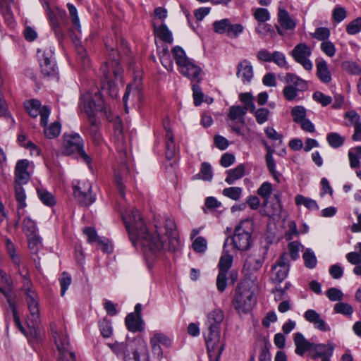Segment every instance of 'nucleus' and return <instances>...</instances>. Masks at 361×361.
<instances>
[{
    "label": "nucleus",
    "instance_id": "obj_43",
    "mask_svg": "<svg viewBox=\"0 0 361 361\" xmlns=\"http://www.w3.org/2000/svg\"><path fill=\"white\" fill-rule=\"evenodd\" d=\"M305 265L309 269H313L317 266V260L314 252L310 248H307L302 255Z\"/></svg>",
    "mask_w": 361,
    "mask_h": 361
},
{
    "label": "nucleus",
    "instance_id": "obj_23",
    "mask_svg": "<svg viewBox=\"0 0 361 361\" xmlns=\"http://www.w3.org/2000/svg\"><path fill=\"white\" fill-rule=\"evenodd\" d=\"M294 343L295 345V353L301 356H302L305 352H310L312 350L313 344V343L307 341L300 332L294 334Z\"/></svg>",
    "mask_w": 361,
    "mask_h": 361
},
{
    "label": "nucleus",
    "instance_id": "obj_63",
    "mask_svg": "<svg viewBox=\"0 0 361 361\" xmlns=\"http://www.w3.org/2000/svg\"><path fill=\"white\" fill-rule=\"evenodd\" d=\"M314 101L321 104L323 106H326L332 102V98L330 96L326 95L322 92L317 91L312 96Z\"/></svg>",
    "mask_w": 361,
    "mask_h": 361
},
{
    "label": "nucleus",
    "instance_id": "obj_38",
    "mask_svg": "<svg viewBox=\"0 0 361 361\" xmlns=\"http://www.w3.org/2000/svg\"><path fill=\"white\" fill-rule=\"evenodd\" d=\"M295 202L297 205H304L309 209H319V207L315 200L309 197H306L302 195H297L295 196Z\"/></svg>",
    "mask_w": 361,
    "mask_h": 361
},
{
    "label": "nucleus",
    "instance_id": "obj_37",
    "mask_svg": "<svg viewBox=\"0 0 361 361\" xmlns=\"http://www.w3.org/2000/svg\"><path fill=\"white\" fill-rule=\"evenodd\" d=\"M155 35L162 41L167 43H172L173 37L171 32L165 24L161 25L154 30Z\"/></svg>",
    "mask_w": 361,
    "mask_h": 361
},
{
    "label": "nucleus",
    "instance_id": "obj_10",
    "mask_svg": "<svg viewBox=\"0 0 361 361\" xmlns=\"http://www.w3.org/2000/svg\"><path fill=\"white\" fill-rule=\"evenodd\" d=\"M255 302L256 299L251 288L245 284L239 286L233 300L235 310L239 313L249 312Z\"/></svg>",
    "mask_w": 361,
    "mask_h": 361
},
{
    "label": "nucleus",
    "instance_id": "obj_46",
    "mask_svg": "<svg viewBox=\"0 0 361 361\" xmlns=\"http://www.w3.org/2000/svg\"><path fill=\"white\" fill-rule=\"evenodd\" d=\"M28 240V247L32 255H37L42 247V242L39 236L36 234L27 236Z\"/></svg>",
    "mask_w": 361,
    "mask_h": 361
},
{
    "label": "nucleus",
    "instance_id": "obj_55",
    "mask_svg": "<svg viewBox=\"0 0 361 361\" xmlns=\"http://www.w3.org/2000/svg\"><path fill=\"white\" fill-rule=\"evenodd\" d=\"M251 113L254 114L257 123L262 125L268 121L270 112L266 108H259L258 109H255L254 112Z\"/></svg>",
    "mask_w": 361,
    "mask_h": 361
},
{
    "label": "nucleus",
    "instance_id": "obj_12",
    "mask_svg": "<svg viewBox=\"0 0 361 361\" xmlns=\"http://www.w3.org/2000/svg\"><path fill=\"white\" fill-rule=\"evenodd\" d=\"M24 106L31 117L40 116V125L44 126L48 123L50 109L47 106H42L38 99H32L24 102Z\"/></svg>",
    "mask_w": 361,
    "mask_h": 361
},
{
    "label": "nucleus",
    "instance_id": "obj_8",
    "mask_svg": "<svg viewBox=\"0 0 361 361\" xmlns=\"http://www.w3.org/2000/svg\"><path fill=\"white\" fill-rule=\"evenodd\" d=\"M51 327L52 337L60 354V358L64 361H76L75 355L72 350L66 328L55 324H51Z\"/></svg>",
    "mask_w": 361,
    "mask_h": 361
},
{
    "label": "nucleus",
    "instance_id": "obj_24",
    "mask_svg": "<svg viewBox=\"0 0 361 361\" xmlns=\"http://www.w3.org/2000/svg\"><path fill=\"white\" fill-rule=\"evenodd\" d=\"M127 329L131 332L142 331L145 329L144 322L141 316H135L134 313H130L125 319Z\"/></svg>",
    "mask_w": 361,
    "mask_h": 361
},
{
    "label": "nucleus",
    "instance_id": "obj_17",
    "mask_svg": "<svg viewBox=\"0 0 361 361\" xmlns=\"http://www.w3.org/2000/svg\"><path fill=\"white\" fill-rule=\"evenodd\" d=\"M152 353L159 357H161L163 350L161 345L169 348L171 345V340L164 334L161 332H154L149 341Z\"/></svg>",
    "mask_w": 361,
    "mask_h": 361
},
{
    "label": "nucleus",
    "instance_id": "obj_9",
    "mask_svg": "<svg viewBox=\"0 0 361 361\" xmlns=\"http://www.w3.org/2000/svg\"><path fill=\"white\" fill-rule=\"evenodd\" d=\"M63 153L66 155L75 154L90 167L92 159L85 152L83 140L78 133L63 135Z\"/></svg>",
    "mask_w": 361,
    "mask_h": 361
},
{
    "label": "nucleus",
    "instance_id": "obj_26",
    "mask_svg": "<svg viewBox=\"0 0 361 361\" xmlns=\"http://www.w3.org/2000/svg\"><path fill=\"white\" fill-rule=\"evenodd\" d=\"M284 81L290 84L289 85H293L295 89L300 92H304L308 88L307 82L305 80L291 73H287L286 74Z\"/></svg>",
    "mask_w": 361,
    "mask_h": 361
},
{
    "label": "nucleus",
    "instance_id": "obj_13",
    "mask_svg": "<svg viewBox=\"0 0 361 361\" xmlns=\"http://www.w3.org/2000/svg\"><path fill=\"white\" fill-rule=\"evenodd\" d=\"M52 49L46 48L37 50V57L39 61L42 73L47 76L55 75L57 68L53 57Z\"/></svg>",
    "mask_w": 361,
    "mask_h": 361
},
{
    "label": "nucleus",
    "instance_id": "obj_54",
    "mask_svg": "<svg viewBox=\"0 0 361 361\" xmlns=\"http://www.w3.org/2000/svg\"><path fill=\"white\" fill-rule=\"evenodd\" d=\"M341 66L345 71L351 75H357L361 74V67L355 62L344 61Z\"/></svg>",
    "mask_w": 361,
    "mask_h": 361
},
{
    "label": "nucleus",
    "instance_id": "obj_49",
    "mask_svg": "<svg viewBox=\"0 0 361 361\" xmlns=\"http://www.w3.org/2000/svg\"><path fill=\"white\" fill-rule=\"evenodd\" d=\"M243 189L240 187H230L223 190L222 194L233 200H238L242 195Z\"/></svg>",
    "mask_w": 361,
    "mask_h": 361
},
{
    "label": "nucleus",
    "instance_id": "obj_14",
    "mask_svg": "<svg viewBox=\"0 0 361 361\" xmlns=\"http://www.w3.org/2000/svg\"><path fill=\"white\" fill-rule=\"evenodd\" d=\"M311 55L312 50L310 47L304 43L297 44L291 51V56L293 59L306 71H311L313 68V64L310 59Z\"/></svg>",
    "mask_w": 361,
    "mask_h": 361
},
{
    "label": "nucleus",
    "instance_id": "obj_21",
    "mask_svg": "<svg viewBox=\"0 0 361 361\" xmlns=\"http://www.w3.org/2000/svg\"><path fill=\"white\" fill-rule=\"evenodd\" d=\"M305 320L314 325V327L321 331H329L331 330L329 326L322 318L321 315L314 310H307L304 313Z\"/></svg>",
    "mask_w": 361,
    "mask_h": 361
},
{
    "label": "nucleus",
    "instance_id": "obj_47",
    "mask_svg": "<svg viewBox=\"0 0 361 361\" xmlns=\"http://www.w3.org/2000/svg\"><path fill=\"white\" fill-rule=\"evenodd\" d=\"M329 145L333 148H338L343 145L344 138L337 133H330L326 136Z\"/></svg>",
    "mask_w": 361,
    "mask_h": 361
},
{
    "label": "nucleus",
    "instance_id": "obj_31",
    "mask_svg": "<svg viewBox=\"0 0 361 361\" xmlns=\"http://www.w3.org/2000/svg\"><path fill=\"white\" fill-rule=\"evenodd\" d=\"M228 240V238H227L226 242L224 243V254L221 255L218 265L219 271L226 273L231 267L233 262V257L230 254H228V252L227 250H226Z\"/></svg>",
    "mask_w": 361,
    "mask_h": 361
},
{
    "label": "nucleus",
    "instance_id": "obj_41",
    "mask_svg": "<svg viewBox=\"0 0 361 361\" xmlns=\"http://www.w3.org/2000/svg\"><path fill=\"white\" fill-rule=\"evenodd\" d=\"M273 188L272 185L269 182L263 183L257 190V194L262 199H264V204L268 202V200L271 195Z\"/></svg>",
    "mask_w": 361,
    "mask_h": 361
},
{
    "label": "nucleus",
    "instance_id": "obj_29",
    "mask_svg": "<svg viewBox=\"0 0 361 361\" xmlns=\"http://www.w3.org/2000/svg\"><path fill=\"white\" fill-rule=\"evenodd\" d=\"M245 165L240 164L238 165L235 169L226 171L227 177L225 181L229 184L233 185L237 180L240 179L245 174Z\"/></svg>",
    "mask_w": 361,
    "mask_h": 361
},
{
    "label": "nucleus",
    "instance_id": "obj_1",
    "mask_svg": "<svg viewBox=\"0 0 361 361\" xmlns=\"http://www.w3.org/2000/svg\"><path fill=\"white\" fill-rule=\"evenodd\" d=\"M123 220L133 245L140 244L149 264L160 259L166 250L174 252L180 247L176 224L172 219L166 218L164 226L155 225L154 231L146 228L137 209H133L130 214L123 215Z\"/></svg>",
    "mask_w": 361,
    "mask_h": 361
},
{
    "label": "nucleus",
    "instance_id": "obj_44",
    "mask_svg": "<svg viewBox=\"0 0 361 361\" xmlns=\"http://www.w3.org/2000/svg\"><path fill=\"white\" fill-rule=\"evenodd\" d=\"M37 195L39 200L45 205L53 206L55 204L56 201L54 195L47 190L43 188L37 189Z\"/></svg>",
    "mask_w": 361,
    "mask_h": 361
},
{
    "label": "nucleus",
    "instance_id": "obj_5",
    "mask_svg": "<svg viewBox=\"0 0 361 361\" xmlns=\"http://www.w3.org/2000/svg\"><path fill=\"white\" fill-rule=\"evenodd\" d=\"M109 346L117 355H123L124 361H149L147 345L142 338L128 343L115 342Z\"/></svg>",
    "mask_w": 361,
    "mask_h": 361
},
{
    "label": "nucleus",
    "instance_id": "obj_11",
    "mask_svg": "<svg viewBox=\"0 0 361 361\" xmlns=\"http://www.w3.org/2000/svg\"><path fill=\"white\" fill-rule=\"evenodd\" d=\"M234 247L240 251L248 250L252 244V228L250 219L242 221L235 228L231 239Z\"/></svg>",
    "mask_w": 361,
    "mask_h": 361
},
{
    "label": "nucleus",
    "instance_id": "obj_53",
    "mask_svg": "<svg viewBox=\"0 0 361 361\" xmlns=\"http://www.w3.org/2000/svg\"><path fill=\"white\" fill-rule=\"evenodd\" d=\"M244 30V27L240 23L232 24L229 20L228 26L227 36L230 38H237Z\"/></svg>",
    "mask_w": 361,
    "mask_h": 361
},
{
    "label": "nucleus",
    "instance_id": "obj_6",
    "mask_svg": "<svg viewBox=\"0 0 361 361\" xmlns=\"http://www.w3.org/2000/svg\"><path fill=\"white\" fill-rule=\"evenodd\" d=\"M172 54L178 66V70L192 82H200L202 80V68L192 59L188 58L185 51L178 46L172 49Z\"/></svg>",
    "mask_w": 361,
    "mask_h": 361
},
{
    "label": "nucleus",
    "instance_id": "obj_48",
    "mask_svg": "<svg viewBox=\"0 0 361 361\" xmlns=\"http://www.w3.org/2000/svg\"><path fill=\"white\" fill-rule=\"evenodd\" d=\"M307 111L302 106H295L291 110V115L295 123H299L306 118Z\"/></svg>",
    "mask_w": 361,
    "mask_h": 361
},
{
    "label": "nucleus",
    "instance_id": "obj_33",
    "mask_svg": "<svg viewBox=\"0 0 361 361\" xmlns=\"http://www.w3.org/2000/svg\"><path fill=\"white\" fill-rule=\"evenodd\" d=\"M44 128V134L46 137L49 139H53L58 137L61 130V125L59 121H55L51 123L49 126L47 124Z\"/></svg>",
    "mask_w": 361,
    "mask_h": 361
},
{
    "label": "nucleus",
    "instance_id": "obj_58",
    "mask_svg": "<svg viewBox=\"0 0 361 361\" xmlns=\"http://www.w3.org/2000/svg\"><path fill=\"white\" fill-rule=\"evenodd\" d=\"M334 310L336 313L344 315H351L353 312V307L345 302H338L334 305Z\"/></svg>",
    "mask_w": 361,
    "mask_h": 361
},
{
    "label": "nucleus",
    "instance_id": "obj_59",
    "mask_svg": "<svg viewBox=\"0 0 361 361\" xmlns=\"http://www.w3.org/2000/svg\"><path fill=\"white\" fill-rule=\"evenodd\" d=\"M228 25L229 19L228 18L215 21L213 23L214 31L218 34H226Z\"/></svg>",
    "mask_w": 361,
    "mask_h": 361
},
{
    "label": "nucleus",
    "instance_id": "obj_27",
    "mask_svg": "<svg viewBox=\"0 0 361 361\" xmlns=\"http://www.w3.org/2000/svg\"><path fill=\"white\" fill-rule=\"evenodd\" d=\"M267 249L266 247H261L259 250V252L261 255V256L258 258H255L253 257H250L245 262V267H247V268L252 271H258L262 266L265 255L267 254Z\"/></svg>",
    "mask_w": 361,
    "mask_h": 361
},
{
    "label": "nucleus",
    "instance_id": "obj_50",
    "mask_svg": "<svg viewBox=\"0 0 361 361\" xmlns=\"http://www.w3.org/2000/svg\"><path fill=\"white\" fill-rule=\"evenodd\" d=\"M37 226L35 222L30 217H26L23 221V231L27 236L36 234Z\"/></svg>",
    "mask_w": 361,
    "mask_h": 361
},
{
    "label": "nucleus",
    "instance_id": "obj_7",
    "mask_svg": "<svg viewBox=\"0 0 361 361\" xmlns=\"http://www.w3.org/2000/svg\"><path fill=\"white\" fill-rule=\"evenodd\" d=\"M22 276V287L20 288L23 298L27 304L30 312V318L32 321H37L39 318V297L33 288V284L27 276V273L23 274L19 271Z\"/></svg>",
    "mask_w": 361,
    "mask_h": 361
},
{
    "label": "nucleus",
    "instance_id": "obj_36",
    "mask_svg": "<svg viewBox=\"0 0 361 361\" xmlns=\"http://www.w3.org/2000/svg\"><path fill=\"white\" fill-rule=\"evenodd\" d=\"M247 111L243 107L236 105L230 108L228 117L231 121H240V123H245L244 116Z\"/></svg>",
    "mask_w": 361,
    "mask_h": 361
},
{
    "label": "nucleus",
    "instance_id": "obj_61",
    "mask_svg": "<svg viewBox=\"0 0 361 361\" xmlns=\"http://www.w3.org/2000/svg\"><path fill=\"white\" fill-rule=\"evenodd\" d=\"M321 50L329 57H333L336 54V47L329 40L322 42L320 44Z\"/></svg>",
    "mask_w": 361,
    "mask_h": 361
},
{
    "label": "nucleus",
    "instance_id": "obj_60",
    "mask_svg": "<svg viewBox=\"0 0 361 361\" xmlns=\"http://www.w3.org/2000/svg\"><path fill=\"white\" fill-rule=\"evenodd\" d=\"M299 235V231L297 228L296 223L294 221H290L288 222V230L285 233V238L287 240H291L295 237Z\"/></svg>",
    "mask_w": 361,
    "mask_h": 361
},
{
    "label": "nucleus",
    "instance_id": "obj_62",
    "mask_svg": "<svg viewBox=\"0 0 361 361\" xmlns=\"http://www.w3.org/2000/svg\"><path fill=\"white\" fill-rule=\"evenodd\" d=\"M192 246L195 252L202 253L207 248V243L204 238L200 236L195 239Z\"/></svg>",
    "mask_w": 361,
    "mask_h": 361
},
{
    "label": "nucleus",
    "instance_id": "obj_51",
    "mask_svg": "<svg viewBox=\"0 0 361 361\" xmlns=\"http://www.w3.org/2000/svg\"><path fill=\"white\" fill-rule=\"evenodd\" d=\"M67 8L68 10L70 17L74 27L76 30L80 31L81 26L80 23V19L78 15L77 8L74 5L70 3L67 4Z\"/></svg>",
    "mask_w": 361,
    "mask_h": 361
},
{
    "label": "nucleus",
    "instance_id": "obj_19",
    "mask_svg": "<svg viewBox=\"0 0 361 361\" xmlns=\"http://www.w3.org/2000/svg\"><path fill=\"white\" fill-rule=\"evenodd\" d=\"M30 162L27 159L19 160L15 167V184H26L30 178V174L28 172Z\"/></svg>",
    "mask_w": 361,
    "mask_h": 361
},
{
    "label": "nucleus",
    "instance_id": "obj_15",
    "mask_svg": "<svg viewBox=\"0 0 361 361\" xmlns=\"http://www.w3.org/2000/svg\"><path fill=\"white\" fill-rule=\"evenodd\" d=\"M82 186L79 183L78 185L73 188V194L78 201L85 206H88L94 202L96 197L92 193V186L88 181L83 182Z\"/></svg>",
    "mask_w": 361,
    "mask_h": 361
},
{
    "label": "nucleus",
    "instance_id": "obj_22",
    "mask_svg": "<svg viewBox=\"0 0 361 361\" xmlns=\"http://www.w3.org/2000/svg\"><path fill=\"white\" fill-rule=\"evenodd\" d=\"M334 346L332 345H326L323 343L315 344L313 343L312 350L309 352V355L315 360L318 357L322 358V361L330 359L333 355Z\"/></svg>",
    "mask_w": 361,
    "mask_h": 361
},
{
    "label": "nucleus",
    "instance_id": "obj_42",
    "mask_svg": "<svg viewBox=\"0 0 361 361\" xmlns=\"http://www.w3.org/2000/svg\"><path fill=\"white\" fill-rule=\"evenodd\" d=\"M271 62H274L280 68L289 69V65L286 61L285 54L279 51H274L271 54Z\"/></svg>",
    "mask_w": 361,
    "mask_h": 361
},
{
    "label": "nucleus",
    "instance_id": "obj_45",
    "mask_svg": "<svg viewBox=\"0 0 361 361\" xmlns=\"http://www.w3.org/2000/svg\"><path fill=\"white\" fill-rule=\"evenodd\" d=\"M15 195L18 204V209H24L26 206V195L22 185L15 184Z\"/></svg>",
    "mask_w": 361,
    "mask_h": 361
},
{
    "label": "nucleus",
    "instance_id": "obj_35",
    "mask_svg": "<svg viewBox=\"0 0 361 361\" xmlns=\"http://www.w3.org/2000/svg\"><path fill=\"white\" fill-rule=\"evenodd\" d=\"M350 166L352 169H357L360 166L359 159H361V146H357L348 151Z\"/></svg>",
    "mask_w": 361,
    "mask_h": 361
},
{
    "label": "nucleus",
    "instance_id": "obj_3",
    "mask_svg": "<svg viewBox=\"0 0 361 361\" xmlns=\"http://www.w3.org/2000/svg\"><path fill=\"white\" fill-rule=\"evenodd\" d=\"M224 319V312L222 310L216 308L211 311L207 316L203 332L209 356L214 357L215 361H219L224 350V343L220 342V326Z\"/></svg>",
    "mask_w": 361,
    "mask_h": 361
},
{
    "label": "nucleus",
    "instance_id": "obj_30",
    "mask_svg": "<svg viewBox=\"0 0 361 361\" xmlns=\"http://www.w3.org/2000/svg\"><path fill=\"white\" fill-rule=\"evenodd\" d=\"M278 20L281 26L286 30H293L295 27V20L290 18L287 11L283 8H279Z\"/></svg>",
    "mask_w": 361,
    "mask_h": 361
},
{
    "label": "nucleus",
    "instance_id": "obj_18",
    "mask_svg": "<svg viewBox=\"0 0 361 361\" xmlns=\"http://www.w3.org/2000/svg\"><path fill=\"white\" fill-rule=\"evenodd\" d=\"M65 12L49 13L50 26L54 30L57 39L61 42L66 36V32L63 30Z\"/></svg>",
    "mask_w": 361,
    "mask_h": 361
},
{
    "label": "nucleus",
    "instance_id": "obj_16",
    "mask_svg": "<svg viewBox=\"0 0 361 361\" xmlns=\"http://www.w3.org/2000/svg\"><path fill=\"white\" fill-rule=\"evenodd\" d=\"M289 262L286 255H283L277 260L271 270V280L275 283H281L288 276Z\"/></svg>",
    "mask_w": 361,
    "mask_h": 361
},
{
    "label": "nucleus",
    "instance_id": "obj_34",
    "mask_svg": "<svg viewBox=\"0 0 361 361\" xmlns=\"http://www.w3.org/2000/svg\"><path fill=\"white\" fill-rule=\"evenodd\" d=\"M166 157L171 159L173 157L176 152V145L173 140V135L172 132L166 128Z\"/></svg>",
    "mask_w": 361,
    "mask_h": 361
},
{
    "label": "nucleus",
    "instance_id": "obj_57",
    "mask_svg": "<svg viewBox=\"0 0 361 361\" xmlns=\"http://www.w3.org/2000/svg\"><path fill=\"white\" fill-rule=\"evenodd\" d=\"M254 18L258 23H265L270 19V13L267 8H257L253 13Z\"/></svg>",
    "mask_w": 361,
    "mask_h": 361
},
{
    "label": "nucleus",
    "instance_id": "obj_56",
    "mask_svg": "<svg viewBox=\"0 0 361 361\" xmlns=\"http://www.w3.org/2000/svg\"><path fill=\"white\" fill-rule=\"evenodd\" d=\"M99 326L102 335L104 338H109L113 333L111 323L109 320L104 319L99 322Z\"/></svg>",
    "mask_w": 361,
    "mask_h": 361
},
{
    "label": "nucleus",
    "instance_id": "obj_20",
    "mask_svg": "<svg viewBox=\"0 0 361 361\" xmlns=\"http://www.w3.org/2000/svg\"><path fill=\"white\" fill-rule=\"evenodd\" d=\"M253 75V67L250 61L247 59H244L238 63L236 76L243 84L250 83Z\"/></svg>",
    "mask_w": 361,
    "mask_h": 361
},
{
    "label": "nucleus",
    "instance_id": "obj_2",
    "mask_svg": "<svg viewBox=\"0 0 361 361\" xmlns=\"http://www.w3.org/2000/svg\"><path fill=\"white\" fill-rule=\"evenodd\" d=\"M80 106L88 116L89 126L86 128V133L90 136L93 142L97 145L102 141L100 132V123L96 118L97 111H103L107 115L106 106L102 94L98 89L88 91L80 97ZM108 117V116H106Z\"/></svg>",
    "mask_w": 361,
    "mask_h": 361
},
{
    "label": "nucleus",
    "instance_id": "obj_39",
    "mask_svg": "<svg viewBox=\"0 0 361 361\" xmlns=\"http://www.w3.org/2000/svg\"><path fill=\"white\" fill-rule=\"evenodd\" d=\"M240 100L243 103V109L246 111L254 112L255 109V105L253 102L254 97L250 92L241 93L239 95Z\"/></svg>",
    "mask_w": 361,
    "mask_h": 361
},
{
    "label": "nucleus",
    "instance_id": "obj_28",
    "mask_svg": "<svg viewBox=\"0 0 361 361\" xmlns=\"http://www.w3.org/2000/svg\"><path fill=\"white\" fill-rule=\"evenodd\" d=\"M1 281L4 286L0 285V292L2 293L6 298L10 306L14 309V303L10 298V293L11 292V281L6 276V274L4 271H0ZM14 314H16L13 310Z\"/></svg>",
    "mask_w": 361,
    "mask_h": 361
},
{
    "label": "nucleus",
    "instance_id": "obj_4",
    "mask_svg": "<svg viewBox=\"0 0 361 361\" xmlns=\"http://www.w3.org/2000/svg\"><path fill=\"white\" fill-rule=\"evenodd\" d=\"M105 44L107 50L110 49L112 52L110 56L113 60L111 61V71H110L109 65L106 62L101 66L102 87L108 90L111 97H116L118 94V85L123 83V71L116 59L117 51L114 47H111L107 42Z\"/></svg>",
    "mask_w": 361,
    "mask_h": 361
},
{
    "label": "nucleus",
    "instance_id": "obj_32",
    "mask_svg": "<svg viewBox=\"0 0 361 361\" xmlns=\"http://www.w3.org/2000/svg\"><path fill=\"white\" fill-rule=\"evenodd\" d=\"M267 152L266 154V163L267 166L269 171V172L272 174L274 178L279 182L280 173H278L276 170V164L273 157V151L271 149L270 147H267Z\"/></svg>",
    "mask_w": 361,
    "mask_h": 361
},
{
    "label": "nucleus",
    "instance_id": "obj_40",
    "mask_svg": "<svg viewBox=\"0 0 361 361\" xmlns=\"http://www.w3.org/2000/svg\"><path fill=\"white\" fill-rule=\"evenodd\" d=\"M6 247L11 261L15 265L18 267V268H19L20 264V257L16 253L15 245L8 238L6 240Z\"/></svg>",
    "mask_w": 361,
    "mask_h": 361
},
{
    "label": "nucleus",
    "instance_id": "obj_52",
    "mask_svg": "<svg viewBox=\"0 0 361 361\" xmlns=\"http://www.w3.org/2000/svg\"><path fill=\"white\" fill-rule=\"evenodd\" d=\"M199 176L201 179L205 181H211L213 178V172L211 165L207 162L201 164Z\"/></svg>",
    "mask_w": 361,
    "mask_h": 361
},
{
    "label": "nucleus",
    "instance_id": "obj_64",
    "mask_svg": "<svg viewBox=\"0 0 361 361\" xmlns=\"http://www.w3.org/2000/svg\"><path fill=\"white\" fill-rule=\"evenodd\" d=\"M346 31L349 35H355L361 31V18H357L350 22L346 27Z\"/></svg>",
    "mask_w": 361,
    "mask_h": 361
},
{
    "label": "nucleus",
    "instance_id": "obj_25",
    "mask_svg": "<svg viewBox=\"0 0 361 361\" xmlns=\"http://www.w3.org/2000/svg\"><path fill=\"white\" fill-rule=\"evenodd\" d=\"M317 75L324 83H329L331 80V75L327 63L324 59L317 60Z\"/></svg>",
    "mask_w": 361,
    "mask_h": 361
}]
</instances>
